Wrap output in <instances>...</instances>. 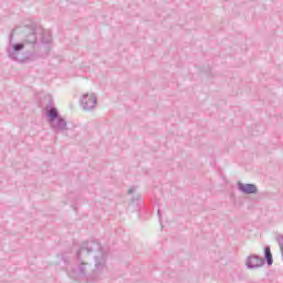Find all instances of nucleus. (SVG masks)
Returning a JSON list of instances; mask_svg holds the SVG:
<instances>
[{
    "label": "nucleus",
    "mask_w": 283,
    "mask_h": 283,
    "mask_svg": "<svg viewBox=\"0 0 283 283\" xmlns=\"http://www.w3.org/2000/svg\"><path fill=\"white\" fill-rule=\"evenodd\" d=\"M264 258L266 260L268 266H272L273 265V254L271 253V247H269V245L264 248Z\"/></svg>",
    "instance_id": "nucleus-8"
},
{
    "label": "nucleus",
    "mask_w": 283,
    "mask_h": 283,
    "mask_svg": "<svg viewBox=\"0 0 283 283\" xmlns=\"http://www.w3.org/2000/svg\"><path fill=\"white\" fill-rule=\"evenodd\" d=\"M98 104V98L94 93H86L82 95L80 99V107L83 112H94L96 105Z\"/></svg>",
    "instance_id": "nucleus-5"
},
{
    "label": "nucleus",
    "mask_w": 283,
    "mask_h": 283,
    "mask_svg": "<svg viewBox=\"0 0 283 283\" xmlns=\"http://www.w3.org/2000/svg\"><path fill=\"white\" fill-rule=\"evenodd\" d=\"M238 189L241 193H245V196H251V193H258V186L253 184H238Z\"/></svg>",
    "instance_id": "nucleus-7"
},
{
    "label": "nucleus",
    "mask_w": 283,
    "mask_h": 283,
    "mask_svg": "<svg viewBox=\"0 0 283 283\" xmlns=\"http://www.w3.org/2000/svg\"><path fill=\"white\" fill-rule=\"evenodd\" d=\"M245 265L248 269H260L264 266V259L255 254L250 255L245 261Z\"/></svg>",
    "instance_id": "nucleus-6"
},
{
    "label": "nucleus",
    "mask_w": 283,
    "mask_h": 283,
    "mask_svg": "<svg viewBox=\"0 0 283 283\" xmlns=\"http://www.w3.org/2000/svg\"><path fill=\"white\" fill-rule=\"evenodd\" d=\"M132 193H136V187H130L128 190V195L132 196Z\"/></svg>",
    "instance_id": "nucleus-9"
},
{
    "label": "nucleus",
    "mask_w": 283,
    "mask_h": 283,
    "mask_svg": "<svg viewBox=\"0 0 283 283\" xmlns=\"http://www.w3.org/2000/svg\"><path fill=\"white\" fill-rule=\"evenodd\" d=\"M90 255L94 260V269L92 272L87 273L90 264L81 262L77 269L69 271V277L81 282L94 283L105 280L109 269L107 268V250L101 245L97 241H88L82 243L80 250L77 251V259L81 260L83 254Z\"/></svg>",
    "instance_id": "nucleus-1"
},
{
    "label": "nucleus",
    "mask_w": 283,
    "mask_h": 283,
    "mask_svg": "<svg viewBox=\"0 0 283 283\" xmlns=\"http://www.w3.org/2000/svg\"><path fill=\"white\" fill-rule=\"evenodd\" d=\"M46 120L55 134L67 132V120L59 115V109H56V107H51L46 111Z\"/></svg>",
    "instance_id": "nucleus-3"
},
{
    "label": "nucleus",
    "mask_w": 283,
    "mask_h": 283,
    "mask_svg": "<svg viewBox=\"0 0 283 283\" xmlns=\"http://www.w3.org/2000/svg\"><path fill=\"white\" fill-rule=\"evenodd\" d=\"M39 40L40 43H52V32L50 30L36 29L27 35L22 43H25V48H28V45H34Z\"/></svg>",
    "instance_id": "nucleus-4"
},
{
    "label": "nucleus",
    "mask_w": 283,
    "mask_h": 283,
    "mask_svg": "<svg viewBox=\"0 0 283 283\" xmlns=\"http://www.w3.org/2000/svg\"><path fill=\"white\" fill-rule=\"evenodd\" d=\"M135 200H140V195H137L136 198H133V202H135Z\"/></svg>",
    "instance_id": "nucleus-10"
},
{
    "label": "nucleus",
    "mask_w": 283,
    "mask_h": 283,
    "mask_svg": "<svg viewBox=\"0 0 283 283\" xmlns=\"http://www.w3.org/2000/svg\"><path fill=\"white\" fill-rule=\"evenodd\" d=\"M13 34L10 35L9 45L7 49V55L11 61L15 63H31V61H36L39 55L34 51H24L25 42H12Z\"/></svg>",
    "instance_id": "nucleus-2"
}]
</instances>
